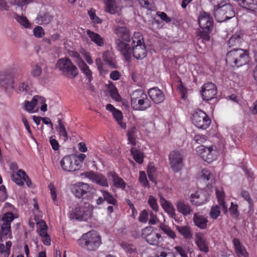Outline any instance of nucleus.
Here are the masks:
<instances>
[{
    "label": "nucleus",
    "instance_id": "nucleus-59",
    "mask_svg": "<svg viewBox=\"0 0 257 257\" xmlns=\"http://www.w3.org/2000/svg\"><path fill=\"white\" fill-rule=\"evenodd\" d=\"M149 212L146 210H144L141 212L139 217V220L141 222L146 223L148 219Z\"/></svg>",
    "mask_w": 257,
    "mask_h": 257
},
{
    "label": "nucleus",
    "instance_id": "nucleus-16",
    "mask_svg": "<svg viewBox=\"0 0 257 257\" xmlns=\"http://www.w3.org/2000/svg\"><path fill=\"white\" fill-rule=\"evenodd\" d=\"M198 23L201 29L206 32H211L213 21L212 18L206 13H200L198 17Z\"/></svg>",
    "mask_w": 257,
    "mask_h": 257
},
{
    "label": "nucleus",
    "instance_id": "nucleus-14",
    "mask_svg": "<svg viewBox=\"0 0 257 257\" xmlns=\"http://www.w3.org/2000/svg\"><path fill=\"white\" fill-rule=\"evenodd\" d=\"M170 165L173 171L177 173L183 167V157L178 151H172L169 156Z\"/></svg>",
    "mask_w": 257,
    "mask_h": 257
},
{
    "label": "nucleus",
    "instance_id": "nucleus-29",
    "mask_svg": "<svg viewBox=\"0 0 257 257\" xmlns=\"http://www.w3.org/2000/svg\"><path fill=\"white\" fill-rule=\"evenodd\" d=\"M33 103L36 105V110L40 109L42 111L47 110V105L46 103V99L42 96L36 95L33 97Z\"/></svg>",
    "mask_w": 257,
    "mask_h": 257
},
{
    "label": "nucleus",
    "instance_id": "nucleus-54",
    "mask_svg": "<svg viewBox=\"0 0 257 257\" xmlns=\"http://www.w3.org/2000/svg\"><path fill=\"white\" fill-rule=\"evenodd\" d=\"M33 34L37 38H41L44 35L45 32L42 27L37 26L33 30Z\"/></svg>",
    "mask_w": 257,
    "mask_h": 257
},
{
    "label": "nucleus",
    "instance_id": "nucleus-42",
    "mask_svg": "<svg viewBox=\"0 0 257 257\" xmlns=\"http://www.w3.org/2000/svg\"><path fill=\"white\" fill-rule=\"evenodd\" d=\"M112 114L119 126L123 129L125 128L126 124L122 121L123 116L121 112L116 109L114 112H113Z\"/></svg>",
    "mask_w": 257,
    "mask_h": 257
},
{
    "label": "nucleus",
    "instance_id": "nucleus-30",
    "mask_svg": "<svg viewBox=\"0 0 257 257\" xmlns=\"http://www.w3.org/2000/svg\"><path fill=\"white\" fill-rule=\"evenodd\" d=\"M108 176H111L113 182L114 186L116 188H120L124 189L126 184L124 181L116 174L114 172H110L108 173Z\"/></svg>",
    "mask_w": 257,
    "mask_h": 257
},
{
    "label": "nucleus",
    "instance_id": "nucleus-1",
    "mask_svg": "<svg viewBox=\"0 0 257 257\" xmlns=\"http://www.w3.org/2000/svg\"><path fill=\"white\" fill-rule=\"evenodd\" d=\"M115 33L118 37L116 40L117 50L124 56L125 60H129L132 57L129 30L125 26L118 27L115 29Z\"/></svg>",
    "mask_w": 257,
    "mask_h": 257
},
{
    "label": "nucleus",
    "instance_id": "nucleus-50",
    "mask_svg": "<svg viewBox=\"0 0 257 257\" xmlns=\"http://www.w3.org/2000/svg\"><path fill=\"white\" fill-rule=\"evenodd\" d=\"M211 32H206L205 31L201 30L199 33L198 36L199 37L198 41H201L203 43L206 41H209L210 40L209 34Z\"/></svg>",
    "mask_w": 257,
    "mask_h": 257
},
{
    "label": "nucleus",
    "instance_id": "nucleus-31",
    "mask_svg": "<svg viewBox=\"0 0 257 257\" xmlns=\"http://www.w3.org/2000/svg\"><path fill=\"white\" fill-rule=\"evenodd\" d=\"M176 229L185 238L191 239L192 238L193 233L191 230L190 226H176Z\"/></svg>",
    "mask_w": 257,
    "mask_h": 257
},
{
    "label": "nucleus",
    "instance_id": "nucleus-4",
    "mask_svg": "<svg viewBox=\"0 0 257 257\" xmlns=\"http://www.w3.org/2000/svg\"><path fill=\"white\" fill-rule=\"evenodd\" d=\"M214 15L218 22H223L233 18L235 12L232 6L230 4H219L214 8Z\"/></svg>",
    "mask_w": 257,
    "mask_h": 257
},
{
    "label": "nucleus",
    "instance_id": "nucleus-24",
    "mask_svg": "<svg viewBox=\"0 0 257 257\" xmlns=\"http://www.w3.org/2000/svg\"><path fill=\"white\" fill-rule=\"evenodd\" d=\"M38 231L39 235L43 238L44 243L46 245H48V234L47 232V226L45 222H40L38 224Z\"/></svg>",
    "mask_w": 257,
    "mask_h": 257
},
{
    "label": "nucleus",
    "instance_id": "nucleus-60",
    "mask_svg": "<svg viewBox=\"0 0 257 257\" xmlns=\"http://www.w3.org/2000/svg\"><path fill=\"white\" fill-rule=\"evenodd\" d=\"M49 143H50L52 149L55 151H58L59 149V144L56 139L53 138V136L49 138Z\"/></svg>",
    "mask_w": 257,
    "mask_h": 257
},
{
    "label": "nucleus",
    "instance_id": "nucleus-37",
    "mask_svg": "<svg viewBox=\"0 0 257 257\" xmlns=\"http://www.w3.org/2000/svg\"><path fill=\"white\" fill-rule=\"evenodd\" d=\"M196 243L201 251L206 253L208 252L209 249L205 239L202 236H197Z\"/></svg>",
    "mask_w": 257,
    "mask_h": 257
},
{
    "label": "nucleus",
    "instance_id": "nucleus-25",
    "mask_svg": "<svg viewBox=\"0 0 257 257\" xmlns=\"http://www.w3.org/2000/svg\"><path fill=\"white\" fill-rule=\"evenodd\" d=\"M87 35L91 40L98 46H103L104 44V39L98 34L90 30L86 31Z\"/></svg>",
    "mask_w": 257,
    "mask_h": 257
},
{
    "label": "nucleus",
    "instance_id": "nucleus-61",
    "mask_svg": "<svg viewBox=\"0 0 257 257\" xmlns=\"http://www.w3.org/2000/svg\"><path fill=\"white\" fill-rule=\"evenodd\" d=\"M140 5L145 8L151 10L152 4L150 2L151 0H138Z\"/></svg>",
    "mask_w": 257,
    "mask_h": 257
},
{
    "label": "nucleus",
    "instance_id": "nucleus-36",
    "mask_svg": "<svg viewBox=\"0 0 257 257\" xmlns=\"http://www.w3.org/2000/svg\"><path fill=\"white\" fill-rule=\"evenodd\" d=\"M216 194L218 199V202L219 205L222 207V210L225 214L227 211V207L225 205L224 198L225 197L224 192L223 191H220L218 189L216 190Z\"/></svg>",
    "mask_w": 257,
    "mask_h": 257
},
{
    "label": "nucleus",
    "instance_id": "nucleus-33",
    "mask_svg": "<svg viewBox=\"0 0 257 257\" xmlns=\"http://www.w3.org/2000/svg\"><path fill=\"white\" fill-rule=\"evenodd\" d=\"M131 153L136 162L140 164L143 163L144 157V154L140 149H138L135 147H132L131 149Z\"/></svg>",
    "mask_w": 257,
    "mask_h": 257
},
{
    "label": "nucleus",
    "instance_id": "nucleus-20",
    "mask_svg": "<svg viewBox=\"0 0 257 257\" xmlns=\"http://www.w3.org/2000/svg\"><path fill=\"white\" fill-rule=\"evenodd\" d=\"M177 210L184 216L190 215L193 211L191 206L183 200H179L176 203Z\"/></svg>",
    "mask_w": 257,
    "mask_h": 257
},
{
    "label": "nucleus",
    "instance_id": "nucleus-49",
    "mask_svg": "<svg viewBox=\"0 0 257 257\" xmlns=\"http://www.w3.org/2000/svg\"><path fill=\"white\" fill-rule=\"evenodd\" d=\"M33 102V98L31 101H25L24 105L25 109L30 112H35L36 111L35 108L36 107L35 103Z\"/></svg>",
    "mask_w": 257,
    "mask_h": 257
},
{
    "label": "nucleus",
    "instance_id": "nucleus-34",
    "mask_svg": "<svg viewBox=\"0 0 257 257\" xmlns=\"http://www.w3.org/2000/svg\"><path fill=\"white\" fill-rule=\"evenodd\" d=\"M12 245V242L11 241H7L6 245L4 243H0V255L2 257H9Z\"/></svg>",
    "mask_w": 257,
    "mask_h": 257
},
{
    "label": "nucleus",
    "instance_id": "nucleus-56",
    "mask_svg": "<svg viewBox=\"0 0 257 257\" xmlns=\"http://www.w3.org/2000/svg\"><path fill=\"white\" fill-rule=\"evenodd\" d=\"M148 203L151 208L155 211H158V206L156 199L152 196L149 198Z\"/></svg>",
    "mask_w": 257,
    "mask_h": 257
},
{
    "label": "nucleus",
    "instance_id": "nucleus-57",
    "mask_svg": "<svg viewBox=\"0 0 257 257\" xmlns=\"http://www.w3.org/2000/svg\"><path fill=\"white\" fill-rule=\"evenodd\" d=\"M42 73L41 68L36 65L34 66L31 70V74L34 77H38L40 76Z\"/></svg>",
    "mask_w": 257,
    "mask_h": 257
},
{
    "label": "nucleus",
    "instance_id": "nucleus-18",
    "mask_svg": "<svg viewBox=\"0 0 257 257\" xmlns=\"http://www.w3.org/2000/svg\"><path fill=\"white\" fill-rule=\"evenodd\" d=\"M148 94L152 100L159 104L165 100V95L162 90L157 87H153L148 90Z\"/></svg>",
    "mask_w": 257,
    "mask_h": 257
},
{
    "label": "nucleus",
    "instance_id": "nucleus-6",
    "mask_svg": "<svg viewBox=\"0 0 257 257\" xmlns=\"http://www.w3.org/2000/svg\"><path fill=\"white\" fill-rule=\"evenodd\" d=\"M92 213V206L89 203L85 202L72 210L70 212V218L78 220L86 221L91 218Z\"/></svg>",
    "mask_w": 257,
    "mask_h": 257
},
{
    "label": "nucleus",
    "instance_id": "nucleus-5",
    "mask_svg": "<svg viewBox=\"0 0 257 257\" xmlns=\"http://www.w3.org/2000/svg\"><path fill=\"white\" fill-rule=\"evenodd\" d=\"M56 67L61 71L62 75L68 79H73L78 74V69L69 58L59 59Z\"/></svg>",
    "mask_w": 257,
    "mask_h": 257
},
{
    "label": "nucleus",
    "instance_id": "nucleus-22",
    "mask_svg": "<svg viewBox=\"0 0 257 257\" xmlns=\"http://www.w3.org/2000/svg\"><path fill=\"white\" fill-rule=\"evenodd\" d=\"M239 5L251 12H257V0H238Z\"/></svg>",
    "mask_w": 257,
    "mask_h": 257
},
{
    "label": "nucleus",
    "instance_id": "nucleus-39",
    "mask_svg": "<svg viewBox=\"0 0 257 257\" xmlns=\"http://www.w3.org/2000/svg\"><path fill=\"white\" fill-rule=\"evenodd\" d=\"M15 218V215L12 212H6L2 217L1 223L11 225V223Z\"/></svg>",
    "mask_w": 257,
    "mask_h": 257
},
{
    "label": "nucleus",
    "instance_id": "nucleus-26",
    "mask_svg": "<svg viewBox=\"0 0 257 257\" xmlns=\"http://www.w3.org/2000/svg\"><path fill=\"white\" fill-rule=\"evenodd\" d=\"M151 102L146 95V98H142L141 100H138L137 105H133L132 106L134 109L144 111L151 107Z\"/></svg>",
    "mask_w": 257,
    "mask_h": 257
},
{
    "label": "nucleus",
    "instance_id": "nucleus-38",
    "mask_svg": "<svg viewBox=\"0 0 257 257\" xmlns=\"http://www.w3.org/2000/svg\"><path fill=\"white\" fill-rule=\"evenodd\" d=\"M108 88L111 98L116 101H120L121 99V96L119 94L115 86L112 82L109 84Z\"/></svg>",
    "mask_w": 257,
    "mask_h": 257
},
{
    "label": "nucleus",
    "instance_id": "nucleus-40",
    "mask_svg": "<svg viewBox=\"0 0 257 257\" xmlns=\"http://www.w3.org/2000/svg\"><path fill=\"white\" fill-rule=\"evenodd\" d=\"M57 120L59 125L56 126L55 128L56 130L58 131L60 136L64 137V140L66 141L68 137L65 128L63 124L61 118L58 117Z\"/></svg>",
    "mask_w": 257,
    "mask_h": 257
},
{
    "label": "nucleus",
    "instance_id": "nucleus-27",
    "mask_svg": "<svg viewBox=\"0 0 257 257\" xmlns=\"http://www.w3.org/2000/svg\"><path fill=\"white\" fill-rule=\"evenodd\" d=\"M233 242L235 248V252L239 257H248V254L244 247L241 244L238 239L234 238Z\"/></svg>",
    "mask_w": 257,
    "mask_h": 257
},
{
    "label": "nucleus",
    "instance_id": "nucleus-58",
    "mask_svg": "<svg viewBox=\"0 0 257 257\" xmlns=\"http://www.w3.org/2000/svg\"><path fill=\"white\" fill-rule=\"evenodd\" d=\"M49 189H50V193L53 201L55 204H57V194L56 192L55 188L52 184H49Z\"/></svg>",
    "mask_w": 257,
    "mask_h": 257
},
{
    "label": "nucleus",
    "instance_id": "nucleus-53",
    "mask_svg": "<svg viewBox=\"0 0 257 257\" xmlns=\"http://www.w3.org/2000/svg\"><path fill=\"white\" fill-rule=\"evenodd\" d=\"M139 181L144 187H149V184L147 180L146 175L143 171L140 172Z\"/></svg>",
    "mask_w": 257,
    "mask_h": 257
},
{
    "label": "nucleus",
    "instance_id": "nucleus-44",
    "mask_svg": "<svg viewBox=\"0 0 257 257\" xmlns=\"http://www.w3.org/2000/svg\"><path fill=\"white\" fill-rule=\"evenodd\" d=\"M102 193L104 200L106 201L108 203L113 205L116 204V200L108 192L102 191Z\"/></svg>",
    "mask_w": 257,
    "mask_h": 257
},
{
    "label": "nucleus",
    "instance_id": "nucleus-10",
    "mask_svg": "<svg viewBox=\"0 0 257 257\" xmlns=\"http://www.w3.org/2000/svg\"><path fill=\"white\" fill-rule=\"evenodd\" d=\"M192 120L197 127L202 129H206L211 123L209 117L201 110H197L192 115Z\"/></svg>",
    "mask_w": 257,
    "mask_h": 257
},
{
    "label": "nucleus",
    "instance_id": "nucleus-48",
    "mask_svg": "<svg viewBox=\"0 0 257 257\" xmlns=\"http://www.w3.org/2000/svg\"><path fill=\"white\" fill-rule=\"evenodd\" d=\"M240 195L243 199L247 201L249 204V207L251 209L253 207V201L250 197L248 192L246 190H242Z\"/></svg>",
    "mask_w": 257,
    "mask_h": 257
},
{
    "label": "nucleus",
    "instance_id": "nucleus-12",
    "mask_svg": "<svg viewBox=\"0 0 257 257\" xmlns=\"http://www.w3.org/2000/svg\"><path fill=\"white\" fill-rule=\"evenodd\" d=\"M197 152L203 160L209 163L216 159V152L212 146L207 147L201 145L197 148Z\"/></svg>",
    "mask_w": 257,
    "mask_h": 257
},
{
    "label": "nucleus",
    "instance_id": "nucleus-7",
    "mask_svg": "<svg viewBox=\"0 0 257 257\" xmlns=\"http://www.w3.org/2000/svg\"><path fill=\"white\" fill-rule=\"evenodd\" d=\"M139 33H135L134 37L132 38V44H134L131 48L132 54L138 59H142L147 55V50L144 42H142L143 38Z\"/></svg>",
    "mask_w": 257,
    "mask_h": 257
},
{
    "label": "nucleus",
    "instance_id": "nucleus-3",
    "mask_svg": "<svg viewBox=\"0 0 257 257\" xmlns=\"http://www.w3.org/2000/svg\"><path fill=\"white\" fill-rule=\"evenodd\" d=\"M226 61L231 66H242L249 61L248 53L243 49L234 48L226 54Z\"/></svg>",
    "mask_w": 257,
    "mask_h": 257
},
{
    "label": "nucleus",
    "instance_id": "nucleus-15",
    "mask_svg": "<svg viewBox=\"0 0 257 257\" xmlns=\"http://www.w3.org/2000/svg\"><path fill=\"white\" fill-rule=\"evenodd\" d=\"M63 169L68 172H73L79 169L76 160V155H67L63 157L60 162Z\"/></svg>",
    "mask_w": 257,
    "mask_h": 257
},
{
    "label": "nucleus",
    "instance_id": "nucleus-21",
    "mask_svg": "<svg viewBox=\"0 0 257 257\" xmlns=\"http://www.w3.org/2000/svg\"><path fill=\"white\" fill-rule=\"evenodd\" d=\"M193 220L195 225L200 229H204L207 227L208 219L200 213H194Z\"/></svg>",
    "mask_w": 257,
    "mask_h": 257
},
{
    "label": "nucleus",
    "instance_id": "nucleus-17",
    "mask_svg": "<svg viewBox=\"0 0 257 257\" xmlns=\"http://www.w3.org/2000/svg\"><path fill=\"white\" fill-rule=\"evenodd\" d=\"M11 178L13 181L20 186L24 184V181L26 182L27 185L29 187L32 185L31 180L26 172L22 169L19 170L16 173L12 174Z\"/></svg>",
    "mask_w": 257,
    "mask_h": 257
},
{
    "label": "nucleus",
    "instance_id": "nucleus-46",
    "mask_svg": "<svg viewBox=\"0 0 257 257\" xmlns=\"http://www.w3.org/2000/svg\"><path fill=\"white\" fill-rule=\"evenodd\" d=\"M160 229H161L170 237L173 239L176 237V234L175 232L168 226L164 224H161L160 225Z\"/></svg>",
    "mask_w": 257,
    "mask_h": 257
},
{
    "label": "nucleus",
    "instance_id": "nucleus-62",
    "mask_svg": "<svg viewBox=\"0 0 257 257\" xmlns=\"http://www.w3.org/2000/svg\"><path fill=\"white\" fill-rule=\"evenodd\" d=\"M207 140V137L203 135H196L194 137V140L196 142V143L198 144H201L204 143Z\"/></svg>",
    "mask_w": 257,
    "mask_h": 257
},
{
    "label": "nucleus",
    "instance_id": "nucleus-8",
    "mask_svg": "<svg viewBox=\"0 0 257 257\" xmlns=\"http://www.w3.org/2000/svg\"><path fill=\"white\" fill-rule=\"evenodd\" d=\"M74 195L82 199H91L93 194V189L89 185L83 182H78L74 184L72 188Z\"/></svg>",
    "mask_w": 257,
    "mask_h": 257
},
{
    "label": "nucleus",
    "instance_id": "nucleus-32",
    "mask_svg": "<svg viewBox=\"0 0 257 257\" xmlns=\"http://www.w3.org/2000/svg\"><path fill=\"white\" fill-rule=\"evenodd\" d=\"M147 94L142 90L134 91L131 94V104L137 105L138 100H141L142 98H146Z\"/></svg>",
    "mask_w": 257,
    "mask_h": 257
},
{
    "label": "nucleus",
    "instance_id": "nucleus-43",
    "mask_svg": "<svg viewBox=\"0 0 257 257\" xmlns=\"http://www.w3.org/2000/svg\"><path fill=\"white\" fill-rule=\"evenodd\" d=\"M15 19L20 24L23 26L24 28H30L31 24L26 17L16 14Z\"/></svg>",
    "mask_w": 257,
    "mask_h": 257
},
{
    "label": "nucleus",
    "instance_id": "nucleus-55",
    "mask_svg": "<svg viewBox=\"0 0 257 257\" xmlns=\"http://www.w3.org/2000/svg\"><path fill=\"white\" fill-rule=\"evenodd\" d=\"M33 1L34 0H11V3L13 5H17L22 7L30 3L33 2Z\"/></svg>",
    "mask_w": 257,
    "mask_h": 257
},
{
    "label": "nucleus",
    "instance_id": "nucleus-28",
    "mask_svg": "<svg viewBox=\"0 0 257 257\" xmlns=\"http://www.w3.org/2000/svg\"><path fill=\"white\" fill-rule=\"evenodd\" d=\"M242 34L240 32L236 33L232 35L227 42L229 47L239 46L242 42Z\"/></svg>",
    "mask_w": 257,
    "mask_h": 257
},
{
    "label": "nucleus",
    "instance_id": "nucleus-47",
    "mask_svg": "<svg viewBox=\"0 0 257 257\" xmlns=\"http://www.w3.org/2000/svg\"><path fill=\"white\" fill-rule=\"evenodd\" d=\"M220 207L217 206H213L209 213L210 217L213 219H216L220 215Z\"/></svg>",
    "mask_w": 257,
    "mask_h": 257
},
{
    "label": "nucleus",
    "instance_id": "nucleus-52",
    "mask_svg": "<svg viewBox=\"0 0 257 257\" xmlns=\"http://www.w3.org/2000/svg\"><path fill=\"white\" fill-rule=\"evenodd\" d=\"M95 63L97 68L99 70V73L101 75H105L107 72L103 68V64L100 58H98L95 60Z\"/></svg>",
    "mask_w": 257,
    "mask_h": 257
},
{
    "label": "nucleus",
    "instance_id": "nucleus-35",
    "mask_svg": "<svg viewBox=\"0 0 257 257\" xmlns=\"http://www.w3.org/2000/svg\"><path fill=\"white\" fill-rule=\"evenodd\" d=\"M102 58L111 68L117 67L115 60L110 56V53L109 51H106L103 54Z\"/></svg>",
    "mask_w": 257,
    "mask_h": 257
},
{
    "label": "nucleus",
    "instance_id": "nucleus-19",
    "mask_svg": "<svg viewBox=\"0 0 257 257\" xmlns=\"http://www.w3.org/2000/svg\"><path fill=\"white\" fill-rule=\"evenodd\" d=\"M13 234L11 225L1 223L0 226V241L3 242L8 239H12Z\"/></svg>",
    "mask_w": 257,
    "mask_h": 257
},
{
    "label": "nucleus",
    "instance_id": "nucleus-63",
    "mask_svg": "<svg viewBox=\"0 0 257 257\" xmlns=\"http://www.w3.org/2000/svg\"><path fill=\"white\" fill-rule=\"evenodd\" d=\"M30 89V86L27 82H23L19 87V90L20 92H27Z\"/></svg>",
    "mask_w": 257,
    "mask_h": 257
},
{
    "label": "nucleus",
    "instance_id": "nucleus-51",
    "mask_svg": "<svg viewBox=\"0 0 257 257\" xmlns=\"http://www.w3.org/2000/svg\"><path fill=\"white\" fill-rule=\"evenodd\" d=\"M229 211L232 217L237 218L239 215V212L238 211V206L236 204H234L232 202L231 203V206L229 208Z\"/></svg>",
    "mask_w": 257,
    "mask_h": 257
},
{
    "label": "nucleus",
    "instance_id": "nucleus-13",
    "mask_svg": "<svg viewBox=\"0 0 257 257\" xmlns=\"http://www.w3.org/2000/svg\"><path fill=\"white\" fill-rule=\"evenodd\" d=\"M217 92L216 86L212 82L205 83L202 87L201 90L202 97L204 100L206 101L214 98Z\"/></svg>",
    "mask_w": 257,
    "mask_h": 257
},
{
    "label": "nucleus",
    "instance_id": "nucleus-41",
    "mask_svg": "<svg viewBox=\"0 0 257 257\" xmlns=\"http://www.w3.org/2000/svg\"><path fill=\"white\" fill-rule=\"evenodd\" d=\"M117 7L114 0H106V11L110 14H115Z\"/></svg>",
    "mask_w": 257,
    "mask_h": 257
},
{
    "label": "nucleus",
    "instance_id": "nucleus-2",
    "mask_svg": "<svg viewBox=\"0 0 257 257\" xmlns=\"http://www.w3.org/2000/svg\"><path fill=\"white\" fill-rule=\"evenodd\" d=\"M77 242L84 249L88 251H95L101 244V239L96 231L92 230L83 234Z\"/></svg>",
    "mask_w": 257,
    "mask_h": 257
},
{
    "label": "nucleus",
    "instance_id": "nucleus-64",
    "mask_svg": "<svg viewBox=\"0 0 257 257\" xmlns=\"http://www.w3.org/2000/svg\"><path fill=\"white\" fill-rule=\"evenodd\" d=\"M157 257H175V255L173 252H167L164 250L158 253Z\"/></svg>",
    "mask_w": 257,
    "mask_h": 257
},
{
    "label": "nucleus",
    "instance_id": "nucleus-45",
    "mask_svg": "<svg viewBox=\"0 0 257 257\" xmlns=\"http://www.w3.org/2000/svg\"><path fill=\"white\" fill-rule=\"evenodd\" d=\"M94 182L103 187H107L108 186L106 178L101 174H98L97 175L96 180H95Z\"/></svg>",
    "mask_w": 257,
    "mask_h": 257
},
{
    "label": "nucleus",
    "instance_id": "nucleus-9",
    "mask_svg": "<svg viewBox=\"0 0 257 257\" xmlns=\"http://www.w3.org/2000/svg\"><path fill=\"white\" fill-rule=\"evenodd\" d=\"M15 69H7L0 73V86L7 92L14 89Z\"/></svg>",
    "mask_w": 257,
    "mask_h": 257
},
{
    "label": "nucleus",
    "instance_id": "nucleus-23",
    "mask_svg": "<svg viewBox=\"0 0 257 257\" xmlns=\"http://www.w3.org/2000/svg\"><path fill=\"white\" fill-rule=\"evenodd\" d=\"M76 63L79 69L88 78L89 82H90L93 77L92 72L89 67L82 59H78L76 60Z\"/></svg>",
    "mask_w": 257,
    "mask_h": 257
},
{
    "label": "nucleus",
    "instance_id": "nucleus-11",
    "mask_svg": "<svg viewBox=\"0 0 257 257\" xmlns=\"http://www.w3.org/2000/svg\"><path fill=\"white\" fill-rule=\"evenodd\" d=\"M142 236L151 245L158 246L161 235L153 230L151 226L146 227L142 230Z\"/></svg>",
    "mask_w": 257,
    "mask_h": 257
}]
</instances>
